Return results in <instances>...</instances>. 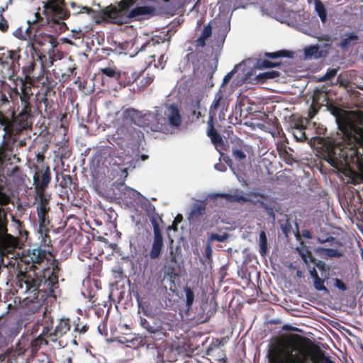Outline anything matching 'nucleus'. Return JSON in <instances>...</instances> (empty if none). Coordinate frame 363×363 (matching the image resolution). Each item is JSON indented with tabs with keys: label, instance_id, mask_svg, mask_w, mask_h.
Returning a JSON list of instances; mask_svg holds the SVG:
<instances>
[{
	"label": "nucleus",
	"instance_id": "nucleus-32",
	"mask_svg": "<svg viewBox=\"0 0 363 363\" xmlns=\"http://www.w3.org/2000/svg\"><path fill=\"white\" fill-rule=\"evenodd\" d=\"M35 200L37 201L36 208H50L49 206L51 199L50 195L46 194L45 191H35Z\"/></svg>",
	"mask_w": 363,
	"mask_h": 363
},
{
	"label": "nucleus",
	"instance_id": "nucleus-42",
	"mask_svg": "<svg viewBox=\"0 0 363 363\" xmlns=\"http://www.w3.org/2000/svg\"><path fill=\"white\" fill-rule=\"evenodd\" d=\"M318 252L323 257H340L342 256V253L337 250L332 248H324L320 247L318 249Z\"/></svg>",
	"mask_w": 363,
	"mask_h": 363
},
{
	"label": "nucleus",
	"instance_id": "nucleus-50",
	"mask_svg": "<svg viewBox=\"0 0 363 363\" xmlns=\"http://www.w3.org/2000/svg\"><path fill=\"white\" fill-rule=\"evenodd\" d=\"M186 295V306L189 309L194 301V294L192 289L188 286L184 288Z\"/></svg>",
	"mask_w": 363,
	"mask_h": 363
},
{
	"label": "nucleus",
	"instance_id": "nucleus-47",
	"mask_svg": "<svg viewBox=\"0 0 363 363\" xmlns=\"http://www.w3.org/2000/svg\"><path fill=\"white\" fill-rule=\"evenodd\" d=\"M304 55L306 58H318L320 57L319 54V48L318 45H310L305 48Z\"/></svg>",
	"mask_w": 363,
	"mask_h": 363
},
{
	"label": "nucleus",
	"instance_id": "nucleus-56",
	"mask_svg": "<svg viewBox=\"0 0 363 363\" xmlns=\"http://www.w3.org/2000/svg\"><path fill=\"white\" fill-rule=\"evenodd\" d=\"M313 286L317 291H323L328 293V289L324 285V279H320L319 277L313 279Z\"/></svg>",
	"mask_w": 363,
	"mask_h": 363
},
{
	"label": "nucleus",
	"instance_id": "nucleus-39",
	"mask_svg": "<svg viewBox=\"0 0 363 363\" xmlns=\"http://www.w3.org/2000/svg\"><path fill=\"white\" fill-rule=\"evenodd\" d=\"M48 338L45 335H43L41 333L34 338L30 344L31 352H34L39 350L41 345L48 344Z\"/></svg>",
	"mask_w": 363,
	"mask_h": 363
},
{
	"label": "nucleus",
	"instance_id": "nucleus-36",
	"mask_svg": "<svg viewBox=\"0 0 363 363\" xmlns=\"http://www.w3.org/2000/svg\"><path fill=\"white\" fill-rule=\"evenodd\" d=\"M30 257L33 265L40 264L46 258V252L40 248L33 249L30 253Z\"/></svg>",
	"mask_w": 363,
	"mask_h": 363
},
{
	"label": "nucleus",
	"instance_id": "nucleus-46",
	"mask_svg": "<svg viewBox=\"0 0 363 363\" xmlns=\"http://www.w3.org/2000/svg\"><path fill=\"white\" fill-rule=\"evenodd\" d=\"M264 57L270 59H277L280 57H291V52L286 50H281L274 52H265Z\"/></svg>",
	"mask_w": 363,
	"mask_h": 363
},
{
	"label": "nucleus",
	"instance_id": "nucleus-1",
	"mask_svg": "<svg viewBox=\"0 0 363 363\" xmlns=\"http://www.w3.org/2000/svg\"><path fill=\"white\" fill-rule=\"evenodd\" d=\"M50 270H39L32 264L25 272L19 271L16 275V286L23 293L28 294L26 299H30L35 307V313L40 308L44 301L54 296L56 289V277L50 278Z\"/></svg>",
	"mask_w": 363,
	"mask_h": 363
},
{
	"label": "nucleus",
	"instance_id": "nucleus-40",
	"mask_svg": "<svg viewBox=\"0 0 363 363\" xmlns=\"http://www.w3.org/2000/svg\"><path fill=\"white\" fill-rule=\"evenodd\" d=\"M60 186L62 189L69 188L71 191L75 190L77 188V184L73 182L72 178L69 174H62V180L60 182Z\"/></svg>",
	"mask_w": 363,
	"mask_h": 363
},
{
	"label": "nucleus",
	"instance_id": "nucleus-60",
	"mask_svg": "<svg viewBox=\"0 0 363 363\" xmlns=\"http://www.w3.org/2000/svg\"><path fill=\"white\" fill-rule=\"evenodd\" d=\"M43 270H50L51 271L50 272H52V276H50V278L52 277H56V289L58 287V273H59V271H60V268H59V266L57 264H55V263H52V267H46V268H44Z\"/></svg>",
	"mask_w": 363,
	"mask_h": 363
},
{
	"label": "nucleus",
	"instance_id": "nucleus-7",
	"mask_svg": "<svg viewBox=\"0 0 363 363\" xmlns=\"http://www.w3.org/2000/svg\"><path fill=\"white\" fill-rule=\"evenodd\" d=\"M57 34L58 32L56 30V32L54 34H50L44 31L40 32V30H38L37 33L34 35V38L31 43V50L33 51V52H32V55L35 54L38 57V58L41 61L43 65V58H46V55L44 54V52L40 50V48L42 46L45 45L46 44H49L51 48H55L57 44Z\"/></svg>",
	"mask_w": 363,
	"mask_h": 363
},
{
	"label": "nucleus",
	"instance_id": "nucleus-31",
	"mask_svg": "<svg viewBox=\"0 0 363 363\" xmlns=\"http://www.w3.org/2000/svg\"><path fill=\"white\" fill-rule=\"evenodd\" d=\"M301 257L306 264H308V262H311L315 264V267L320 271L327 273L326 278H328L329 275L330 268L322 260L316 261L315 258L313 257L311 254L309 256H306V255H301Z\"/></svg>",
	"mask_w": 363,
	"mask_h": 363
},
{
	"label": "nucleus",
	"instance_id": "nucleus-59",
	"mask_svg": "<svg viewBox=\"0 0 363 363\" xmlns=\"http://www.w3.org/2000/svg\"><path fill=\"white\" fill-rule=\"evenodd\" d=\"M20 99L23 104V108L31 109V106L29 102L30 95L25 89H22V93L20 96Z\"/></svg>",
	"mask_w": 363,
	"mask_h": 363
},
{
	"label": "nucleus",
	"instance_id": "nucleus-55",
	"mask_svg": "<svg viewBox=\"0 0 363 363\" xmlns=\"http://www.w3.org/2000/svg\"><path fill=\"white\" fill-rule=\"evenodd\" d=\"M74 331L78 332L79 334H84L89 329V325L87 324L81 325L79 318H77V320H74Z\"/></svg>",
	"mask_w": 363,
	"mask_h": 363
},
{
	"label": "nucleus",
	"instance_id": "nucleus-26",
	"mask_svg": "<svg viewBox=\"0 0 363 363\" xmlns=\"http://www.w3.org/2000/svg\"><path fill=\"white\" fill-rule=\"evenodd\" d=\"M347 148L346 144H342V143L334 144L328 150V156L332 160L339 158L346 160L348 157V154L346 151Z\"/></svg>",
	"mask_w": 363,
	"mask_h": 363
},
{
	"label": "nucleus",
	"instance_id": "nucleus-15",
	"mask_svg": "<svg viewBox=\"0 0 363 363\" xmlns=\"http://www.w3.org/2000/svg\"><path fill=\"white\" fill-rule=\"evenodd\" d=\"M149 319L140 317V325L150 334L166 335V328H164L163 321L155 315L147 316Z\"/></svg>",
	"mask_w": 363,
	"mask_h": 363
},
{
	"label": "nucleus",
	"instance_id": "nucleus-41",
	"mask_svg": "<svg viewBox=\"0 0 363 363\" xmlns=\"http://www.w3.org/2000/svg\"><path fill=\"white\" fill-rule=\"evenodd\" d=\"M147 216L150 220L152 228H154V225H157L160 228L159 222L162 221V217L156 212L155 206H152L147 210Z\"/></svg>",
	"mask_w": 363,
	"mask_h": 363
},
{
	"label": "nucleus",
	"instance_id": "nucleus-2",
	"mask_svg": "<svg viewBox=\"0 0 363 363\" xmlns=\"http://www.w3.org/2000/svg\"><path fill=\"white\" fill-rule=\"evenodd\" d=\"M287 344L279 342L272 345L268 352L269 363H335L330 357L316 344L310 342L309 356L306 351L301 349L296 353Z\"/></svg>",
	"mask_w": 363,
	"mask_h": 363
},
{
	"label": "nucleus",
	"instance_id": "nucleus-8",
	"mask_svg": "<svg viewBox=\"0 0 363 363\" xmlns=\"http://www.w3.org/2000/svg\"><path fill=\"white\" fill-rule=\"evenodd\" d=\"M251 4L257 6L263 13L280 21L285 16L286 10L277 0H251Z\"/></svg>",
	"mask_w": 363,
	"mask_h": 363
},
{
	"label": "nucleus",
	"instance_id": "nucleus-13",
	"mask_svg": "<svg viewBox=\"0 0 363 363\" xmlns=\"http://www.w3.org/2000/svg\"><path fill=\"white\" fill-rule=\"evenodd\" d=\"M229 101L224 96L223 92L220 89L215 94L213 101L209 108V117L211 116L213 120L217 112L219 113L220 119H224L225 113L228 111Z\"/></svg>",
	"mask_w": 363,
	"mask_h": 363
},
{
	"label": "nucleus",
	"instance_id": "nucleus-5",
	"mask_svg": "<svg viewBox=\"0 0 363 363\" xmlns=\"http://www.w3.org/2000/svg\"><path fill=\"white\" fill-rule=\"evenodd\" d=\"M182 123V116L176 104H170L165 109L157 108V122L153 125L155 132L167 133L169 127L178 128Z\"/></svg>",
	"mask_w": 363,
	"mask_h": 363
},
{
	"label": "nucleus",
	"instance_id": "nucleus-63",
	"mask_svg": "<svg viewBox=\"0 0 363 363\" xmlns=\"http://www.w3.org/2000/svg\"><path fill=\"white\" fill-rule=\"evenodd\" d=\"M232 155L235 160L238 161L244 160L246 157L245 152L242 150L238 148H233Z\"/></svg>",
	"mask_w": 363,
	"mask_h": 363
},
{
	"label": "nucleus",
	"instance_id": "nucleus-34",
	"mask_svg": "<svg viewBox=\"0 0 363 363\" xmlns=\"http://www.w3.org/2000/svg\"><path fill=\"white\" fill-rule=\"evenodd\" d=\"M280 76V72L276 70H272L259 74L255 77L257 84L266 83L269 79H274Z\"/></svg>",
	"mask_w": 363,
	"mask_h": 363
},
{
	"label": "nucleus",
	"instance_id": "nucleus-25",
	"mask_svg": "<svg viewBox=\"0 0 363 363\" xmlns=\"http://www.w3.org/2000/svg\"><path fill=\"white\" fill-rule=\"evenodd\" d=\"M206 203L205 201L196 203L191 206V211L188 215V220L190 223H196L201 219L206 213Z\"/></svg>",
	"mask_w": 363,
	"mask_h": 363
},
{
	"label": "nucleus",
	"instance_id": "nucleus-4",
	"mask_svg": "<svg viewBox=\"0 0 363 363\" xmlns=\"http://www.w3.org/2000/svg\"><path fill=\"white\" fill-rule=\"evenodd\" d=\"M43 14L48 23L46 29L57 26L60 31L65 26L63 21L70 15L69 11L65 9V0H48L44 2Z\"/></svg>",
	"mask_w": 363,
	"mask_h": 363
},
{
	"label": "nucleus",
	"instance_id": "nucleus-35",
	"mask_svg": "<svg viewBox=\"0 0 363 363\" xmlns=\"http://www.w3.org/2000/svg\"><path fill=\"white\" fill-rule=\"evenodd\" d=\"M292 133L297 141H303L306 139L305 133V125L301 122H296L291 127Z\"/></svg>",
	"mask_w": 363,
	"mask_h": 363
},
{
	"label": "nucleus",
	"instance_id": "nucleus-43",
	"mask_svg": "<svg viewBox=\"0 0 363 363\" xmlns=\"http://www.w3.org/2000/svg\"><path fill=\"white\" fill-rule=\"evenodd\" d=\"M315 9L323 23L327 21V11L320 0H315Z\"/></svg>",
	"mask_w": 363,
	"mask_h": 363
},
{
	"label": "nucleus",
	"instance_id": "nucleus-37",
	"mask_svg": "<svg viewBox=\"0 0 363 363\" xmlns=\"http://www.w3.org/2000/svg\"><path fill=\"white\" fill-rule=\"evenodd\" d=\"M259 252L262 257H264L269 252L267 247V238L264 230H261L259 235Z\"/></svg>",
	"mask_w": 363,
	"mask_h": 363
},
{
	"label": "nucleus",
	"instance_id": "nucleus-44",
	"mask_svg": "<svg viewBox=\"0 0 363 363\" xmlns=\"http://www.w3.org/2000/svg\"><path fill=\"white\" fill-rule=\"evenodd\" d=\"M281 65L280 62H272L268 59H259L257 60L256 67L259 69L276 67Z\"/></svg>",
	"mask_w": 363,
	"mask_h": 363
},
{
	"label": "nucleus",
	"instance_id": "nucleus-3",
	"mask_svg": "<svg viewBox=\"0 0 363 363\" xmlns=\"http://www.w3.org/2000/svg\"><path fill=\"white\" fill-rule=\"evenodd\" d=\"M33 118L30 108H23L17 115L14 111L9 114L0 111V130L4 138L16 142L23 131L32 129Z\"/></svg>",
	"mask_w": 363,
	"mask_h": 363
},
{
	"label": "nucleus",
	"instance_id": "nucleus-18",
	"mask_svg": "<svg viewBox=\"0 0 363 363\" xmlns=\"http://www.w3.org/2000/svg\"><path fill=\"white\" fill-rule=\"evenodd\" d=\"M143 72H138L133 67H127L118 72L117 81L121 86H129L137 82Z\"/></svg>",
	"mask_w": 363,
	"mask_h": 363
},
{
	"label": "nucleus",
	"instance_id": "nucleus-27",
	"mask_svg": "<svg viewBox=\"0 0 363 363\" xmlns=\"http://www.w3.org/2000/svg\"><path fill=\"white\" fill-rule=\"evenodd\" d=\"M206 133L207 135L211 138L212 143L216 146L223 145V138L216 130L214 127V122L211 116L208 117Z\"/></svg>",
	"mask_w": 363,
	"mask_h": 363
},
{
	"label": "nucleus",
	"instance_id": "nucleus-45",
	"mask_svg": "<svg viewBox=\"0 0 363 363\" xmlns=\"http://www.w3.org/2000/svg\"><path fill=\"white\" fill-rule=\"evenodd\" d=\"M359 37L354 33H350L345 38H344L340 43V47L342 49H346L355 43H352L358 40Z\"/></svg>",
	"mask_w": 363,
	"mask_h": 363
},
{
	"label": "nucleus",
	"instance_id": "nucleus-16",
	"mask_svg": "<svg viewBox=\"0 0 363 363\" xmlns=\"http://www.w3.org/2000/svg\"><path fill=\"white\" fill-rule=\"evenodd\" d=\"M164 247V239L160 228L154 225L153 239L151 242L150 250L148 257L151 259H157L160 258Z\"/></svg>",
	"mask_w": 363,
	"mask_h": 363
},
{
	"label": "nucleus",
	"instance_id": "nucleus-20",
	"mask_svg": "<svg viewBox=\"0 0 363 363\" xmlns=\"http://www.w3.org/2000/svg\"><path fill=\"white\" fill-rule=\"evenodd\" d=\"M51 182V172L49 166L43 172L35 173L33 176L35 191H45Z\"/></svg>",
	"mask_w": 363,
	"mask_h": 363
},
{
	"label": "nucleus",
	"instance_id": "nucleus-6",
	"mask_svg": "<svg viewBox=\"0 0 363 363\" xmlns=\"http://www.w3.org/2000/svg\"><path fill=\"white\" fill-rule=\"evenodd\" d=\"M250 98L245 96L240 97L236 104L234 114L229 116L230 123L237 127V131L240 134L248 135V128L250 127Z\"/></svg>",
	"mask_w": 363,
	"mask_h": 363
},
{
	"label": "nucleus",
	"instance_id": "nucleus-64",
	"mask_svg": "<svg viewBox=\"0 0 363 363\" xmlns=\"http://www.w3.org/2000/svg\"><path fill=\"white\" fill-rule=\"evenodd\" d=\"M206 39L203 38V37L201 36H199V38H197L194 42V45L196 48V51H199V50L200 48H203L206 46Z\"/></svg>",
	"mask_w": 363,
	"mask_h": 363
},
{
	"label": "nucleus",
	"instance_id": "nucleus-62",
	"mask_svg": "<svg viewBox=\"0 0 363 363\" xmlns=\"http://www.w3.org/2000/svg\"><path fill=\"white\" fill-rule=\"evenodd\" d=\"M145 7H137V8H135L133 9H132L128 15H127V16H128V20L130 18H134V17H136L138 16H140V15H143L145 13Z\"/></svg>",
	"mask_w": 363,
	"mask_h": 363
},
{
	"label": "nucleus",
	"instance_id": "nucleus-61",
	"mask_svg": "<svg viewBox=\"0 0 363 363\" xmlns=\"http://www.w3.org/2000/svg\"><path fill=\"white\" fill-rule=\"evenodd\" d=\"M228 238V235L227 233H223V235H219L216 233H211L208 238V242L213 241H218V242H225Z\"/></svg>",
	"mask_w": 363,
	"mask_h": 363
},
{
	"label": "nucleus",
	"instance_id": "nucleus-19",
	"mask_svg": "<svg viewBox=\"0 0 363 363\" xmlns=\"http://www.w3.org/2000/svg\"><path fill=\"white\" fill-rule=\"evenodd\" d=\"M268 121V115L264 112L256 111L251 113V129L254 130L256 128H259L264 131L270 132L272 124Z\"/></svg>",
	"mask_w": 363,
	"mask_h": 363
},
{
	"label": "nucleus",
	"instance_id": "nucleus-54",
	"mask_svg": "<svg viewBox=\"0 0 363 363\" xmlns=\"http://www.w3.org/2000/svg\"><path fill=\"white\" fill-rule=\"evenodd\" d=\"M40 102H43L45 106V111L51 113L54 111L53 101L49 100L48 98L41 97L39 99Z\"/></svg>",
	"mask_w": 363,
	"mask_h": 363
},
{
	"label": "nucleus",
	"instance_id": "nucleus-11",
	"mask_svg": "<svg viewBox=\"0 0 363 363\" xmlns=\"http://www.w3.org/2000/svg\"><path fill=\"white\" fill-rule=\"evenodd\" d=\"M70 328L69 318H62L59 319L54 328L53 332H52V334H50V341L57 344L61 347L67 346L69 341L64 337L70 330Z\"/></svg>",
	"mask_w": 363,
	"mask_h": 363
},
{
	"label": "nucleus",
	"instance_id": "nucleus-51",
	"mask_svg": "<svg viewBox=\"0 0 363 363\" xmlns=\"http://www.w3.org/2000/svg\"><path fill=\"white\" fill-rule=\"evenodd\" d=\"M338 69H328L325 74L321 77H320L318 79L319 82H326L328 80L331 79L332 78L335 77L337 74Z\"/></svg>",
	"mask_w": 363,
	"mask_h": 363
},
{
	"label": "nucleus",
	"instance_id": "nucleus-38",
	"mask_svg": "<svg viewBox=\"0 0 363 363\" xmlns=\"http://www.w3.org/2000/svg\"><path fill=\"white\" fill-rule=\"evenodd\" d=\"M139 72H143V75H140V79H138L136 83L138 89L141 90L148 86L153 82L154 77L148 73L145 74V70L140 71Z\"/></svg>",
	"mask_w": 363,
	"mask_h": 363
},
{
	"label": "nucleus",
	"instance_id": "nucleus-58",
	"mask_svg": "<svg viewBox=\"0 0 363 363\" xmlns=\"http://www.w3.org/2000/svg\"><path fill=\"white\" fill-rule=\"evenodd\" d=\"M101 73L108 77L116 78L117 79L118 72L116 69L112 67H104L100 69Z\"/></svg>",
	"mask_w": 363,
	"mask_h": 363
},
{
	"label": "nucleus",
	"instance_id": "nucleus-53",
	"mask_svg": "<svg viewBox=\"0 0 363 363\" xmlns=\"http://www.w3.org/2000/svg\"><path fill=\"white\" fill-rule=\"evenodd\" d=\"M223 2H233L234 9H245L250 4V0H221Z\"/></svg>",
	"mask_w": 363,
	"mask_h": 363
},
{
	"label": "nucleus",
	"instance_id": "nucleus-12",
	"mask_svg": "<svg viewBox=\"0 0 363 363\" xmlns=\"http://www.w3.org/2000/svg\"><path fill=\"white\" fill-rule=\"evenodd\" d=\"M40 327H42V330L40 333L43 335H45L50 340V334H52L54 330V318L51 315V313L48 312L47 308H45L42 318H38L33 325L32 334L36 335L40 331Z\"/></svg>",
	"mask_w": 363,
	"mask_h": 363
},
{
	"label": "nucleus",
	"instance_id": "nucleus-17",
	"mask_svg": "<svg viewBox=\"0 0 363 363\" xmlns=\"http://www.w3.org/2000/svg\"><path fill=\"white\" fill-rule=\"evenodd\" d=\"M103 18L112 23L121 25L128 22V16L116 6H109L102 11Z\"/></svg>",
	"mask_w": 363,
	"mask_h": 363
},
{
	"label": "nucleus",
	"instance_id": "nucleus-28",
	"mask_svg": "<svg viewBox=\"0 0 363 363\" xmlns=\"http://www.w3.org/2000/svg\"><path fill=\"white\" fill-rule=\"evenodd\" d=\"M140 122L142 123V125L143 127L147 128L152 131H155V129L152 126H153V125L156 124L157 122V108L155 109L154 112H148L145 113L140 118Z\"/></svg>",
	"mask_w": 363,
	"mask_h": 363
},
{
	"label": "nucleus",
	"instance_id": "nucleus-30",
	"mask_svg": "<svg viewBox=\"0 0 363 363\" xmlns=\"http://www.w3.org/2000/svg\"><path fill=\"white\" fill-rule=\"evenodd\" d=\"M50 210V208H36L39 221L40 232L42 235L43 228H47V225L50 223L48 216Z\"/></svg>",
	"mask_w": 363,
	"mask_h": 363
},
{
	"label": "nucleus",
	"instance_id": "nucleus-23",
	"mask_svg": "<svg viewBox=\"0 0 363 363\" xmlns=\"http://www.w3.org/2000/svg\"><path fill=\"white\" fill-rule=\"evenodd\" d=\"M12 140L4 138L0 145V170H4L6 162L11 160V156L13 152V147L10 144Z\"/></svg>",
	"mask_w": 363,
	"mask_h": 363
},
{
	"label": "nucleus",
	"instance_id": "nucleus-9",
	"mask_svg": "<svg viewBox=\"0 0 363 363\" xmlns=\"http://www.w3.org/2000/svg\"><path fill=\"white\" fill-rule=\"evenodd\" d=\"M20 170L18 166H14L11 170L8 169L6 171V176H4V170H0V182H5L6 177H12L19 172ZM4 190V185L0 184V223L8 222L7 214L3 207L9 204L11 200L10 196Z\"/></svg>",
	"mask_w": 363,
	"mask_h": 363
},
{
	"label": "nucleus",
	"instance_id": "nucleus-48",
	"mask_svg": "<svg viewBox=\"0 0 363 363\" xmlns=\"http://www.w3.org/2000/svg\"><path fill=\"white\" fill-rule=\"evenodd\" d=\"M134 3L135 0H122L118 4V8L120 9L123 14L128 15V10L134 4Z\"/></svg>",
	"mask_w": 363,
	"mask_h": 363
},
{
	"label": "nucleus",
	"instance_id": "nucleus-22",
	"mask_svg": "<svg viewBox=\"0 0 363 363\" xmlns=\"http://www.w3.org/2000/svg\"><path fill=\"white\" fill-rule=\"evenodd\" d=\"M257 197V195L251 192V197ZM261 199L254 200L251 198V203L259 205V207L263 208L267 214L272 218L274 219V202L270 198L261 196Z\"/></svg>",
	"mask_w": 363,
	"mask_h": 363
},
{
	"label": "nucleus",
	"instance_id": "nucleus-14",
	"mask_svg": "<svg viewBox=\"0 0 363 363\" xmlns=\"http://www.w3.org/2000/svg\"><path fill=\"white\" fill-rule=\"evenodd\" d=\"M250 59H246L242 61L238 65H235L233 69L228 72L223 79L222 84H226L231 79L235 74H237V79L242 82H247L250 78Z\"/></svg>",
	"mask_w": 363,
	"mask_h": 363
},
{
	"label": "nucleus",
	"instance_id": "nucleus-24",
	"mask_svg": "<svg viewBox=\"0 0 363 363\" xmlns=\"http://www.w3.org/2000/svg\"><path fill=\"white\" fill-rule=\"evenodd\" d=\"M158 285V281L155 279L149 278L140 289H138V294L139 296L150 297L157 296L156 294L159 289Z\"/></svg>",
	"mask_w": 363,
	"mask_h": 363
},
{
	"label": "nucleus",
	"instance_id": "nucleus-52",
	"mask_svg": "<svg viewBox=\"0 0 363 363\" xmlns=\"http://www.w3.org/2000/svg\"><path fill=\"white\" fill-rule=\"evenodd\" d=\"M279 154L281 157L287 164H293L294 162H297L293 157V155L288 152L286 149L279 150Z\"/></svg>",
	"mask_w": 363,
	"mask_h": 363
},
{
	"label": "nucleus",
	"instance_id": "nucleus-49",
	"mask_svg": "<svg viewBox=\"0 0 363 363\" xmlns=\"http://www.w3.org/2000/svg\"><path fill=\"white\" fill-rule=\"evenodd\" d=\"M233 172L236 175L238 179L240 182H241L243 185L247 186L248 185V177L247 175L243 172V171L238 167L236 170L233 168Z\"/></svg>",
	"mask_w": 363,
	"mask_h": 363
},
{
	"label": "nucleus",
	"instance_id": "nucleus-57",
	"mask_svg": "<svg viewBox=\"0 0 363 363\" xmlns=\"http://www.w3.org/2000/svg\"><path fill=\"white\" fill-rule=\"evenodd\" d=\"M177 250H178V248H176L175 250H174V248L172 247L170 248L169 255H167L165 257V262L177 265Z\"/></svg>",
	"mask_w": 363,
	"mask_h": 363
},
{
	"label": "nucleus",
	"instance_id": "nucleus-21",
	"mask_svg": "<svg viewBox=\"0 0 363 363\" xmlns=\"http://www.w3.org/2000/svg\"><path fill=\"white\" fill-rule=\"evenodd\" d=\"M20 50H9L0 49V65L7 66L9 69L15 68V64H18L21 57Z\"/></svg>",
	"mask_w": 363,
	"mask_h": 363
},
{
	"label": "nucleus",
	"instance_id": "nucleus-29",
	"mask_svg": "<svg viewBox=\"0 0 363 363\" xmlns=\"http://www.w3.org/2000/svg\"><path fill=\"white\" fill-rule=\"evenodd\" d=\"M220 197L225 199L227 201L233 203L238 202L240 203H244L249 201V199L243 195H241L236 191L235 194H216L213 196V198L216 199Z\"/></svg>",
	"mask_w": 363,
	"mask_h": 363
},
{
	"label": "nucleus",
	"instance_id": "nucleus-33",
	"mask_svg": "<svg viewBox=\"0 0 363 363\" xmlns=\"http://www.w3.org/2000/svg\"><path fill=\"white\" fill-rule=\"evenodd\" d=\"M177 267V265L164 261L163 266L164 277L168 278L172 283L174 282L175 279L178 277Z\"/></svg>",
	"mask_w": 363,
	"mask_h": 363
},
{
	"label": "nucleus",
	"instance_id": "nucleus-10",
	"mask_svg": "<svg viewBox=\"0 0 363 363\" xmlns=\"http://www.w3.org/2000/svg\"><path fill=\"white\" fill-rule=\"evenodd\" d=\"M130 294L135 298L139 310L146 316L155 315L157 312L156 305L157 303V296L150 297L139 296L138 294L137 285H133L130 287Z\"/></svg>",
	"mask_w": 363,
	"mask_h": 363
}]
</instances>
